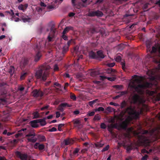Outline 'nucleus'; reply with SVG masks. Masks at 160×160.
<instances>
[{
	"label": "nucleus",
	"mask_w": 160,
	"mask_h": 160,
	"mask_svg": "<svg viewBox=\"0 0 160 160\" xmlns=\"http://www.w3.org/2000/svg\"><path fill=\"white\" fill-rule=\"evenodd\" d=\"M138 76L136 75L132 76L133 78H135L134 81L138 85H133L131 87L134 88L135 91L139 94H142L143 93V89H145L147 88H152L153 86V84L151 82H146L143 84H141L142 81V77H138Z\"/></svg>",
	"instance_id": "nucleus-1"
},
{
	"label": "nucleus",
	"mask_w": 160,
	"mask_h": 160,
	"mask_svg": "<svg viewBox=\"0 0 160 160\" xmlns=\"http://www.w3.org/2000/svg\"><path fill=\"white\" fill-rule=\"evenodd\" d=\"M46 41L45 40H42L39 42V43L36 45L35 50L36 52L35 57L34 61L36 62L38 61L42 57L41 52L44 50V49L50 50L52 48L51 45H46Z\"/></svg>",
	"instance_id": "nucleus-2"
},
{
	"label": "nucleus",
	"mask_w": 160,
	"mask_h": 160,
	"mask_svg": "<svg viewBox=\"0 0 160 160\" xmlns=\"http://www.w3.org/2000/svg\"><path fill=\"white\" fill-rule=\"evenodd\" d=\"M136 134L138 141L140 144L146 146L149 145L150 138L151 135L150 132L148 130H144L142 131L140 134L137 133Z\"/></svg>",
	"instance_id": "nucleus-3"
},
{
	"label": "nucleus",
	"mask_w": 160,
	"mask_h": 160,
	"mask_svg": "<svg viewBox=\"0 0 160 160\" xmlns=\"http://www.w3.org/2000/svg\"><path fill=\"white\" fill-rule=\"evenodd\" d=\"M50 67L49 66H42L36 72V76L37 78L45 81L49 74V69Z\"/></svg>",
	"instance_id": "nucleus-4"
},
{
	"label": "nucleus",
	"mask_w": 160,
	"mask_h": 160,
	"mask_svg": "<svg viewBox=\"0 0 160 160\" xmlns=\"http://www.w3.org/2000/svg\"><path fill=\"white\" fill-rule=\"evenodd\" d=\"M126 112H127L129 115L128 118L130 120L135 119H137L139 117L140 113L137 111L135 108L130 106L126 109Z\"/></svg>",
	"instance_id": "nucleus-5"
},
{
	"label": "nucleus",
	"mask_w": 160,
	"mask_h": 160,
	"mask_svg": "<svg viewBox=\"0 0 160 160\" xmlns=\"http://www.w3.org/2000/svg\"><path fill=\"white\" fill-rule=\"evenodd\" d=\"M37 135L34 132H30L27 134L26 136L28 137L27 140L28 142L34 143L37 140V138L36 137Z\"/></svg>",
	"instance_id": "nucleus-6"
},
{
	"label": "nucleus",
	"mask_w": 160,
	"mask_h": 160,
	"mask_svg": "<svg viewBox=\"0 0 160 160\" xmlns=\"http://www.w3.org/2000/svg\"><path fill=\"white\" fill-rule=\"evenodd\" d=\"M72 6L75 8L80 9L82 7H86L87 5L84 4L80 2H77V0H72Z\"/></svg>",
	"instance_id": "nucleus-7"
},
{
	"label": "nucleus",
	"mask_w": 160,
	"mask_h": 160,
	"mask_svg": "<svg viewBox=\"0 0 160 160\" xmlns=\"http://www.w3.org/2000/svg\"><path fill=\"white\" fill-rule=\"evenodd\" d=\"M7 92L4 89L0 91V95L2 96L3 98H0V105L1 104L4 105L6 102L7 98H6Z\"/></svg>",
	"instance_id": "nucleus-8"
},
{
	"label": "nucleus",
	"mask_w": 160,
	"mask_h": 160,
	"mask_svg": "<svg viewBox=\"0 0 160 160\" xmlns=\"http://www.w3.org/2000/svg\"><path fill=\"white\" fill-rule=\"evenodd\" d=\"M17 156L20 158L21 160H27L28 155L27 153H21L19 151H17L15 152Z\"/></svg>",
	"instance_id": "nucleus-9"
},
{
	"label": "nucleus",
	"mask_w": 160,
	"mask_h": 160,
	"mask_svg": "<svg viewBox=\"0 0 160 160\" xmlns=\"http://www.w3.org/2000/svg\"><path fill=\"white\" fill-rule=\"evenodd\" d=\"M141 98L139 95L135 93L133 96L132 97V100L134 103H140Z\"/></svg>",
	"instance_id": "nucleus-10"
},
{
	"label": "nucleus",
	"mask_w": 160,
	"mask_h": 160,
	"mask_svg": "<svg viewBox=\"0 0 160 160\" xmlns=\"http://www.w3.org/2000/svg\"><path fill=\"white\" fill-rule=\"evenodd\" d=\"M32 93L34 97H42L43 95V93L42 91L37 89L34 90L32 92Z\"/></svg>",
	"instance_id": "nucleus-11"
},
{
	"label": "nucleus",
	"mask_w": 160,
	"mask_h": 160,
	"mask_svg": "<svg viewBox=\"0 0 160 160\" xmlns=\"http://www.w3.org/2000/svg\"><path fill=\"white\" fill-rule=\"evenodd\" d=\"M80 151V149L78 148H76L72 153L71 152V151L69 152V155L71 158H73L75 157H78V152Z\"/></svg>",
	"instance_id": "nucleus-12"
},
{
	"label": "nucleus",
	"mask_w": 160,
	"mask_h": 160,
	"mask_svg": "<svg viewBox=\"0 0 160 160\" xmlns=\"http://www.w3.org/2000/svg\"><path fill=\"white\" fill-rule=\"evenodd\" d=\"M147 74L151 77L150 79L152 80H154L156 78V73L154 71L149 70L147 72Z\"/></svg>",
	"instance_id": "nucleus-13"
},
{
	"label": "nucleus",
	"mask_w": 160,
	"mask_h": 160,
	"mask_svg": "<svg viewBox=\"0 0 160 160\" xmlns=\"http://www.w3.org/2000/svg\"><path fill=\"white\" fill-rule=\"evenodd\" d=\"M99 77L100 79L102 80H104L105 79H107L110 81H115L116 79V78L114 77H108L102 76H99Z\"/></svg>",
	"instance_id": "nucleus-14"
},
{
	"label": "nucleus",
	"mask_w": 160,
	"mask_h": 160,
	"mask_svg": "<svg viewBox=\"0 0 160 160\" xmlns=\"http://www.w3.org/2000/svg\"><path fill=\"white\" fill-rule=\"evenodd\" d=\"M96 54L97 57V59H99V58H103L105 57L103 52L102 50L97 51Z\"/></svg>",
	"instance_id": "nucleus-15"
},
{
	"label": "nucleus",
	"mask_w": 160,
	"mask_h": 160,
	"mask_svg": "<svg viewBox=\"0 0 160 160\" xmlns=\"http://www.w3.org/2000/svg\"><path fill=\"white\" fill-rule=\"evenodd\" d=\"M31 126L33 128H36L38 127V125L37 124L38 123V119L32 121L30 122Z\"/></svg>",
	"instance_id": "nucleus-16"
},
{
	"label": "nucleus",
	"mask_w": 160,
	"mask_h": 160,
	"mask_svg": "<svg viewBox=\"0 0 160 160\" xmlns=\"http://www.w3.org/2000/svg\"><path fill=\"white\" fill-rule=\"evenodd\" d=\"M160 17V15L156 12H154L151 16V18L152 20H158Z\"/></svg>",
	"instance_id": "nucleus-17"
},
{
	"label": "nucleus",
	"mask_w": 160,
	"mask_h": 160,
	"mask_svg": "<svg viewBox=\"0 0 160 160\" xmlns=\"http://www.w3.org/2000/svg\"><path fill=\"white\" fill-rule=\"evenodd\" d=\"M89 56L90 58L93 59H97L96 53L92 51H91L89 52Z\"/></svg>",
	"instance_id": "nucleus-18"
},
{
	"label": "nucleus",
	"mask_w": 160,
	"mask_h": 160,
	"mask_svg": "<svg viewBox=\"0 0 160 160\" xmlns=\"http://www.w3.org/2000/svg\"><path fill=\"white\" fill-rule=\"evenodd\" d=\"M74 126L78 128H80L81 127V122L78 119H75L73 121Z\"/></svg>",
	"instance_id": "nucleus-19"
},
{
	"label": "nucleus",
	"mask_w": 160,
	"mask_h": 160,
	"mask_svg": "<svg viewBox=\"0 0 160 160\" xmlns=\"http://www.w3.org/2000/svg\"><path fill=\"white\" fill-rule=\"evenodd\" d=\"M28 4H26L24 5L23 4H20L18 7V9L20 10L24 11L25 9H26L28 7Z\"/></svg>",
	"instance_id": "nucleus-20"
},
{
	"label": "nucleus",
	"mask_w": 160,
	"mask_h": 160,
	"mask_svg": "<svg viewBox=\"0 0 160 160\" xmlns=\"http://www.w3.org/2000/svg\"><path fill=\"white\" fill-rule=\"evenodd\" d=\"M73 28L72 26L67 27L63 30L62 34H65L66 33L68 32L70 30H73Z\"/></svg>",
	"instance_id": "nucleus-21"
},
{
	"label": "nucleus",
	"mask_w": 160,
	"mask_h": 160,
	"mask_svg": "<svg viewBox=\"0 0 160 160\" xmlns=\"http://www.w3.org/2000/svg\"><path fill=\"white\" fill-rule=\"evenodd\" d=\"M45 119V118H44L43 119H38V123H39L40 125L42 126H44L46 124Z\"/></svg>",
	"instance_id": "nucleus-22"
},
{
	"label": "nucleus",
	"mask_w": 160,
	"mask_h": 160,
	"mask_svg": "<svg viewBox=\"0 0 160 160\" xmlns=\"http://www.w3.org/2000/svg\"><path fill=\"white\" fill-rule=\"evenodd\" d=\"M100 74L99 72L97 70H93L90 73L91 76L94 77L97 75H99Z\"/></svg>",
	"instance_id": "nucleus-23"
},
{
	"label": "nucleus",
	"mask_w": 160,
	"mask_h": 160,
	"mask_svg": "<svg viewBox=\"0 0 160 160\" xmlns=\"http://www.w3.org/2000/svg\"><path fill=\"white\" fill-rule=\"evenodd\" d=\"M36 137L37 138V139H38L40 141H44L46 140L45 137L44 136L37 134Z\"/></svg>",
	"instance_id": "nucleus-24"
},
{
	"label": "nucleus",
	"mask_w": 160,
	"mask_h": 160,
	"mask_svg": "<svg viewBox=\"0 0 160 160\" xmlns=\"http://www.w3.org/2000/svg\"><path fill=\"white\" fill-rule=\"evenodd\" d=\"M69 49V47L67 46L66 44L64 45L62 48V53L64 55L66 52L68 51Z\"/></svg>",
	"instance_id": "nucleus-25"
},
{
	"label": "nucleus",
	"mask_w": 160,
	"mask_h": 160,
	"mask_svg": "<svg viewBox=\"0 0 160 160\" xmlns=\"http://www.w3.org/2000/svg\"><path fill=\"white\" fill-rule=\"evenodd\" d=\"M29 73V72H25L24 71L22 72L21 73L20 79L21 80L24 79L25 77L28 75Z\"/></svg>",
	"instance_id": "nucleus-26"
},
{
	"label": "nucleus",
	"mask_w": 160,
	"mask_h": 160,
	"mask_svg": "<svg viewBox=\"0 0 160 160\" xmlns=\"http://www.w3.org/2000/svg\"><path fill=\"white\" fill-rule=\"evenodd\" d=\"M128 124V122L126 120L120 124L121 127L123 129L126 128Z\"/></svg>",
	"instance_id": "nucleus-27"
},
{
	"label": "nucleus",
	"mask_w": 160,
	"mask_h": 160,
	"mask_svg": "<svg viewBox=\"0 0 160 160\" xmlns=\"http://www.w3.org/2000/svg\"><path fill=\"white\" fill-rule=\"evenodd\" d=\"M95 16L98 17H101L103 15L102 12L99 10H97L95 11Z\"/></svg>",
	"instance_id": "nucleus-28"
},
{
	"label": "nucleus",
	"mask_w": 160,
	"mask_h": 160,
	"mask_svg": "<svg viewBox=\"0 0 160 160\" xmlns=\"http://www.w3.org/2000/svg\"><path fill=\"white\" fill-rule=\"evenodd\" d=\"M55 32L56 29L52 28L48 35L54 38Z\"/></svg>",
	"instance_id": "nucleus-29"
},
{
	"label": "nucleus",
	"mask_w": 160,
	"mask_h": 160,
	"mask_svg": "<svg viewBox=\"0 0 160 160\" xmlns=\"http://www.w3.org/2000/svg\"><path fill=\"white\" fill-rule=\"evenodd\" d=\"M73 141L70 139H67L64 140V142L65 144L66 145L72 144L73 143Z\"/></svg>",
	"instance_id": "nucleus-30"
},
{
	"label": "nucleus",
	"mask_w": 160,
	"mask_h": 160,
	"mask_svg": "<svg viewBox=\"0 0 160 160\" xmlns=\"http://www.w3.org/2000/svg\"><path fill=\"white\" fill-rule=\"evenodd\" d=\"M106 72L108 73H112L113 74L115 72V70L112 68H109L107 69Z\"/></svg>",
	"instance_id": "nucleus-31"
},
{
	"label": "nucleus",
	"mask_w": 160,
	"mask_h": 160,
	"mask_svg": "<svg viewBox=\"0 0 160 160\" xmlns=\"http://www.w3.org/2000/svg\"><path fill=\"white\" fill-rule=\"evenodd\" d=\"M104 145V144H102L100 142H97L94 144L95 147L97 148L102 147Z\"/></svg>",
	"instance_id": "nucleus-32"
},
{
	"label": "nucleus",
	"mask_w": 160,
	"mask_h": 160,
	"mask_svg": "<svg viewBox=\"0 0 160 160\" xmlns=\"http://www.w3.org/2000/svg\"><path fill=\"white\" fill-rule=\"evenodd\" d=\"M14 68L13 66H11L9 69L8 72L11 75H12L14 73Z\"/></svg>",
	"instance_id": "nucleus-33"
},
{
	"label": "nucleus",
	"mask_w": 160,
	"mask_h": 160,
	"mask_svg": "<svg viewBox=\"0 0 160 160\" xmlns=\"http://www.w3.org/2000/svg\"><path fill=\"white\" fill-rule=\"evenodd\" d=\"M101 117L99 114H96L94 117L93 119L94 121H98L101 119Z\"/></svg>",
	"instance_id": "nucleus-34"
},
{
	"label": "nucleus",
	"mask_w": 160,
	"mask_h": 160,
	"mask_svg": "<svg viewBox=\"0 0 160 160\" xmlns=\"http://www.w3.org/2000/svg\"><path fill=\"white\" fill-rule=\"evenodd\" d=\"M22 20L23 22H29L30 18L28 17L26 18L23 16L22 17Z\"/></svg>",
	"instance_id": "nucleus-35"
},
{
	"label": "nucleus",
	"mask_w": 160,
	"mask_h": 160,
	"mask_svg": "<svg viewBox=\"0 0 160 160\" xmlns=\"http://www.w3.org/2000/svg\"><path fill=\"white\" fill-rule=\"evenodd\" d=\"M98 99H96L92 101L89 102L88 104L91 107H92L93 104L95 103L97 101H98Z\"/></svg>",
	"instance_id": "nucleus-36"
},
{
	"label": "nucleus",
	"mask_w": 160,
	"mask_h": 160,
	"mask_svg": "<svg viewBox=\"0 0 160 160\" xmlns=\"http://www.w3.org/2000/svg\"><path fill=\"white\" fill-rule=\"evenodd\" d=\"M33 118H37L39 117V115L38 112H35L33 113Z\"/></svg>",
	"instance_id": "nucleus-37"
},
{
	"label": "nucleus",
	"mask_w": 160,
	"mask_h": 160,
	"mask_svg": "<svg viewBox=\"0 0 160 160\" xmlns=\"http://www.w3.org/2000/svg\"><path fill=\"white\" fill-rule=\"evenodd\" d=\"M61 106L63 108L64 107H70L72 106V105L71 104H69L67 103H62L60 104Z\"/></svg>",
	"instance_id": "nucleus-38"
},
{
	"label": "nucleus",
	"mask_w": 160,
	"mask_h": 160,
	"mask_svg": "<svg viewBox=\"0 0 160 160\" xmlns=\"http://www.w3.org/2000/svg\"><path fill=\"white\" fill-rule=\"evenodd\" d=\"M28 61L27 59L25 58L23 62H21V65H22V63L23 64V66L27 65L28 63Z\"/></svg>",
	"instance_id": "nucleus-39"
},
{
	"label": "nucleus",
	"mask_w": 160,
	"mask_h": 160,
	"mask_svg": "<svg viewBox=\"0 0 160 160\" xmlns=\"http://www.w3.org/2000/svg\"><path fill=\"white\" fill-rule=\"evenodd\" d=\"M70 98L71 99H72L73 101H76V98L75 95L72 93H71L70 94Z\"/></svg>",
	"instance_id": "nucleus-40"
},
{
	"label": "nucleus",
	"mask_w": 160,
	"mask_h": 160,
	"mask_svg": "<svg viewBox=\"0 0 160 160\" xmlns=\"http://www.w3.org/2000/svg\"><path fill=\"white\" fill-rule=\"evenodd\" d=\"M127 105V102L124 101H123L121 104V107L122 108H124L126 107Z\"/></svg>",
	"instance_id": "nucleus-41"
},
{
	"label": "nucleus",
	"mask_w": 160,
	"mask_h": 160,
	"mask_svg": "<svg viewBox=\"0 0 160 160\" xmlns=\"http://www.w3.org/2000/svg\"><path fill=\"white\" fill-rule=\"evenodd\" d=\"M74 42V40L72 39H71L70 40L68 41L67 44H66V45L67 46H68V47H69L71 44L73 43Z\"/></svg>",
	"instance_id": "nucleus-42"
},
{
	"label": "nucleus",
	"mask_w": 160,
	"mask_h": 160,
	"mask_svg": "<svg viewBox=\"0 0 160 160\" xmlns=\"http://www.w3.org/2000/svg\"><path fill=\"white\" fill-rule=\"evenodd\" d=\"M94 114L95 112L94 111H92V112H88L87 113V117L92 116H94Z\"/></svg>",
	"instance_id": "nucleus-43"
},
{
	"label": "nucleus",
	"mask_w": 160,
	"mask_h": 160,
	"mask_svg": "<svg viewBox=\"0 0 160 160\" xmlns=\"http://www.w3.org/2000/svg\"><path fill=\"white\" fill-rule=\"evenodd\" d=\"M88 16L89 17H93L95 16V11H90L88 13Z\"/></svg>",
	"instance_id": "nucleus-44"
},
{
	"label": "nucleus",
	"mask_w": 160,
	"mask_h": 160,
	"mask_svg": "<svg viewBox=\"0 0 160 160\" xmlns=\"http://www.w3.org/2000/svg\"><path fill=\"white\" fill-rule=\"evenodd\" d=\"M45 148V146L44 144H39L38 146V149L39 150H43Z\"/></svg>",
	"instance_id": "nucleus-45"
},
{
	"label": "nucleus",
	"mask_w": 160,
	"mask_h": 160,
	"mask_svg": "<svg viewBox=\"0 0 160 160\" xmlns=\"http://www.w3.org/2000/svg\"><path fill=\"white\" fill-rule=\"evenodd\" d=\"M88 33L90 32L92 34L95 33L96 32V29L95 28H93L91 29L89 31H87Z\"/></svg>",
	"instance_id": "nucleus-46"
},
{
	"label": "nucleus",
	"mask_w": 160,
	"mask_h": 160,
	"mask_svg": "<svg viewBox=\"0 0 160 160\" xmlns=\"http://www.w3.org/2000/svg\"><path fill=\"white\" fill-rule=\"evenodd\" d=\"M106 110L109 112H112V111H114L115 109L111 108L110 107H108L106 108Z\"/></svg>",
	"instance_id": "nucleus-47"
},
{
	"label": "nucleus",
	"mask_w": 160,
	"mask_h": 160,
	"mask_svg": "<svg viewBox=\"0 0 160 160\" xmlns=\"http://www.w3.org/2000/svg\"><path fill=\"white\" fill-rule=\"evenodd\" d=\"M109 148V145H107L101 151L102 152H105L108 150Z\"/></svg>",
	"instance_id": "nucleus-48"
},
{
	"label": "nucleus",
	"mask_w": 160,
	"mask_h": 160,
	"mask_svg": "<svg viewBox=\"0 0 160 160\" xmlns=\"http://www.w3.org/2000/svg\"><path fill=\"white\" fill-rule=\"evenodd\" d=\"M65 125L64 124H59L58 125V130L59 131H62V128Z\"/></svg>",
	"instance_id": "nucleus-49"
},
{
	"label": "nucleus",
	"mask_w": 160,
	"mask_h": 160,
	"mask_svg": "<svg viewBox=\"0 0 160 160\" xmlns=\"http://www.w3.org/2000/svg\"><path fill=\"white\" fill-rule=\"evenodd\" d=\"M133 148L131 145L128 146L127 147L126 150L128 152H129Z\"/></svg>",
	"instance_id": "nucleus-50"
},
{
	"label": "nucleus",
	"mask_w": 160,
	"mask_h": 160,
	"mask_svg": "<svg viewBox=\"0 0 160 160\" xmlns=\"http://www.w3.org/2000/svg\"><path fill=\"white\" fill-rule=\"evenodd\" d=\"M114 88L118 89H122V88L123 86L121 85H116L114 86Z\"/></svg>",
	"instance_id": "nucleus-51"
},
{
	"label": "nucleus",
	"mask_w": 160,
	"mask_h": 160,
	"mask_svg": "<svg viewBox=\"0 0 160 160\" xmlns=\"http://www.w3.org/2000/svg\"><path fill=\"white\" fill-rule=\"evenodd\" d=\"M47 8L49 10L53 9L55 8V5L52 4L50 5L47 7Z\"/></svg>",
	"instance_id": "nucleus-52"
},
{
	"label": "nucleus",
	"mask_w": 160,
	"mask_h": 160,
	"mask_svg": "<svg viewBox=\"0 0 160 160\" xmlns=\"http://www.w3.org/2000/svg\"><path fill=\"white\" fill-rule=\"evenodd\" d=\"M24 89V88L22 85H20L18 86V90L20 91H22Z\"/></svg>",
	"instance_id": "nucleus-53"
},
{
	"label": "nucleus",
	"mask_w": 160,
	"mask_h": 160,
	"mask_svg": "<svg viewBox=\"0 0 160 160\" xmlns=\"http://www.w3.org/2000/svg\"><path fill=\"white\" fill-rule=\"evenodd\" d=\"M62 38L65 40H68V37L66 36L65 34H62Z\"/></svg>",
	"instance_id": "nucleus-54"
},
{
	"label": "nucleus",
	"mask_w": 160,
	"mask_h": 160,
	"mask_svg": "<svg viewBox=\"0 0 160 160\" xmlns=\"http://www.w3.org/2000/svg\"><path fill=\"white\" fill-rule=\"evenodd\" d=\"M100 128L102 129H106V126L104 123H102L100 125Z\"/></svg>",
	"instance_id": "nucleus-55"
},
{
	"label": "nucleus",
	"mask_w": 160,
	"mask_h": 160,
	"mask_svg": "<svg viewBox=\"0 0 160 160\" xmlns=\"http://www.w3.org/2000/svg\"><path fill=\"white\" fill-rule=\"evenodd\" d=\"M121 65H122V68L123 70L125 69V62H121Z\"/></svg>",
	"instance_id": "nucleus-56"
},
{
	"label": "nucleus",
	"mask_w": 160,
	"mask_h": 160,
	"mask_svg": "<svg viewBox=\"0 0 160 160\" xmlns=\"http://www.w3.org/2000/svg\"><path fill=\"white\" fill-rule=\"evenodd\" d=\"M49 107V106L47 105L46 106L43 107H42L41 108V110L42 111H43L44 110H46V109H47Z\"/></svg>",
	"instance_id": "nucleus-57"
},
{
	"label": "nucleus",
	"mask_w": 160,
	"mask_h": 160,
	"mask_svg": "<svg viewBox=\"0 0 160 160\" xmlns=\"http://www.w3.org/2000/svg\"><path fill=\"white\" fill-rule=\"evenodd\" d=\"M124 1H127V0H115V2L117 4L121 3Z\"/></svg>",
	"instance_id": "nucleus-58"
},
{
	"label": "nucleus",
	"mask_w": 160,
	"mask_h": 160,
	"mask_svg": "<svg viewBox=\"0 0 160 160\" xmlns=\"http://www.w3.org/2000/svg\"><path fill=\"white\" fill-rule=\"evenodd\" d=\"M53 38L50 36L48 35L47 38V40L48 42H51L53 41Z\"/></svg>",
	"instance_id": "nucleus-59"
},
{
	"label": "nucleus",
	"mask_w": 160,
	"mask_h": 160,
	"mask_svg": "<svg viewBox=\"0 0 160 160\" xmlns=\"http://www.w3.org/2000/svg\"><path fill=\"white\" fill-rule=\"evenodd\" d=\"M58 108V110H59L60 111L62 112H63L64 110V108L61 106V104L59 105Z\"/></svg>",
	"instance_id": "nucleus-60"
},
{
	"label": "nucleus",
	"mask_w": 160,
	"mask_h": 160,
	"mask_svg": "<svg viewBox=\"0 0 160 160\" xmlns=\"http://www.w3.org/2000/svg\"><path fill=\"white\" fill-rule=\"evenodd\" d=\"M121 59V58L120 56H118L117 57L116 59V61L117 62H120Z\"/></svg>",
	"instance_id": "nucleus-61"
},
{
	"label": "nucleus",
	"mask_w": 160,
	"mask_h": 160,
	"mask_svg": "<svg viewBox=\"0 0 160 160\" xmlns=\"http://www.w3.org/2000/svg\"><path fill=\"white\" fill-rule=\"evenodd\" d=\"M148 157V155H145L144 156L142 157L141 158L142 160H147V158Z\"/></svg>",
	"instance_id": "nucleus-62"
},
{
	"label": "nucleus",
	"mask_w": 160,
	"mask_h": 160,
	"mask_svg": "<svg viewBox=\"0 0 160 160\" xmlns=\"http://www.w3.org/2000/svg\"><path fill=\"white\" fill-rule=\"evenodd\" d=\"M98 111H103L104 110V108L102 107H99L98 108Z\"/></svg>",
	"instance_id": "nucleus-63"
},
{
	"label": "nucleus",
	"mask_w": 160,
	"mask_h": 160,
	"mask_svg": "<svg viewBox=\"0 0 160 160\" xmlns=\"http://www.w3.org/2000/svg\"><path fill=\"white\" fill-rule=\"evenodd\" d=\"M156 99L157 101H160V93H158L157 95Z\"/></svg>",
	"instance_id": "nucleus-64"
}]
</instances>
